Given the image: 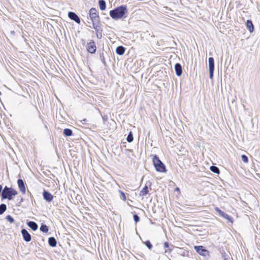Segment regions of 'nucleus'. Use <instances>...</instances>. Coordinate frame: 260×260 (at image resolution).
Instances as JSON below:
<instances>
[{
  "mask_svg": "<svg viewBox=\"0 0 260 260\" xmlns=\"http://www.w3.org/2000/svg\"><path fill=\"white\" fill-rule=\"evenodd\" d=\"M148 188L147 186L145 185L144 187L142 189V190L140 192V196H146L148 193Z\"/></svg>",
  "mask_w": 260,
  "mask_h": 260,
  "instance_id": "f3484780",
  "label": "nucleus"
},
{
  "mask_svg": "<svg viewBox=\"0 0 260 260\" xmlns=\"http://www.w3.org/2000/svg\"><path fill=\"white\" fill-rule=\"evenodd\" d=\"M21 234L23 236L24 240L26 242H29L31 240L30 235L28 233L25 229H22L21 230Z\"/></svg>",
  "mask_w": 260,
  "mask_h": 260,
  "instance_id": "1a4fd4ad",
  "label": "nucleus"
},
{
  "mask_svg": "<svg viewBox=\"0 0 260 260\" xmlns=\"http://www.w3.org/2000/svg\"><path fill=\"white\" fill-rule=\"evenodd\" d=\"M210 170L212 172L216 173V174H219L220 172L219 169L217 167H215V166L210 167Z\"/></svg>",
  "mask_w": 260,
  "mask_h": 260,
  "instance_id": "412c9836",
  "label": "nucleus"
},
{
  "mask_svg": "<svg viewBox=\"0 0 260 260\" xmlns=\"http://www.w3.org/2000/svg\"><path fill=\"white\" fill-rule=\"evenodd\" d=\"M40 230L44 233H47L48 231V228L45 224H42L40 226Z\"/></svg>",
  "mask_w": 260,
  "mask_h": 260,
  "instance_id": "4be33fe9",
  "label": "nucleus"
},
{
  "mask_svg": "<svg viewBox=\"0 0 260 260\" xmlns=\"http://www.w3.org/2000/svg\"><path fill=\"white\" fill-rule=\"evenodd\" d=\"M175 190H176V191H179V188L177 187V188H176L175 189Z\"/></svg>",
  "mask_w": 260,
  "mask_h": 260,
  "instance_id": "473e14b6",
  "label": "nucleus"
},
{
  "mask_svg": "<svg viewBox=\"0 0 260 260\" xmlns=\"http://www.w3.org/2000/svg\"><path fill=\"white\" fill-rule=\"evenodd\" d=\"M17 193L18 192L15 189L6 186L2 190V198L3 199L11 200L13 199V196H16Z\"/></svg>",
  "mask_w": 260,
  "mask_h": 260,
  "instance_id": "7ed1b4c3",
  "label": "nucleus"
},
{
  "mask_svg": "<svg viewBox=\"0 0 260 260\" xmlns=\"http://www.w3.org/2000/svg\"><path fill=\"white\" fill-rule=\"evenodd\" d=\"M242 160L245 163H247L248 162V158L247 156L244 154L242 155L241 156Z\"/></svg>",
  "mask_w": 260,
  "mask_h": 260,
  "instance_id": "a878e982",
  "label": "nucleus"
},
{
  "mask_svg": "<svg viewBox=\"0 0 260 260\" xmlns=\"http://www.w3.org/2000/svg\"><path fill=\"white\" fill-rule=\"evenodd\" d=\"M175 70L177 76H180L182 73V69L181 64L179 63H176L175 65Z\"/></svg>",
  "mask_w": 260,
  "mask_h": 260,
  "instance_id": "f8f14e48",
  "label": "nucleus"
},
{
  "mask_svg": "<svg viewBox=\"0 0 260 260\" xmlns=\"http://www.w3.org/2000/svg\"><path fill=\"white\" fill-rule=\"evenodd\" d=\"M27 225L33 231H36L38 228V226L37 224L34 221H29L27 223Z\"/></svg>",
  "mask_w": 260,
  "mask_h": 260,
  "instance_id": "2eb2a0df",
  "label": "nucleus"
},
{
  "mask_svg": "<svg viewBox=\"0 0 260 260\" xmlns=\"http://www.w3.org/2000/svg\"><path fill=\"white\" fill-rule=\"evenodd\" d=\"M96 36L98 38H101V37H102V34L100 33V34H96Z\"/></svg>",
  "mask_w": 260,
  "mask_h": 260,
  "instance_id": "2f4dec72",
  "label": "nucleus"
},
{
  "mask_svg": "<svg viewBox=\"0 0 260 260\" xmlns=\"http://www.w3.org/2000/svg\"><path fill=\"white\" fill-rule=\"evenodd\" d=\"M134 220L136 222H138L140 220V218L137 214H134L133 216Z\"/></svg>",
  "mask_w": 260,
  "mask_h": 260,
  "instance_id": "c756f323",
  "label": "nucleus"
},
{
  "mask_svg": "<svg viewBox=\"0 0 260 260\" xmlns=\"http://www.w3.org/2000/svg\"><path fill=\"white\" fill-rule=\"evenodd\" d=\"M221 217L224 218L225 219L228 220L229 221H230V222H233V218L229 216L228 214L224 213L223 214V215L221 216Z\"/></svg>",
  "mask_w": 260,
  "mask_h": 260,
  "instance_id": "5701e85b",
  "label": "nucleus"
},
{
  "mask_svg": "<svg viewBox=\"0 0 260 260\" xmlns=\"http://www.w3.org/2000/svg\"><path fill=\"white\" fill-rule=\"evenodd\" d=\"M17 184L19 190L22 192V193L24 194L26 192V189L24 182L23 180L21 179H19L17 180Z\"/></svg>",
  "mask_w": 260,
  "mask_h": 260,
  "instance_id": "0eeeda50",
  "label": "nucleus"
},
{
  "mask_svg": "<svg viewBox=\"0 0 260 260\" xmlns=\"http://www.w3.org/2000/svg\"><path fill=\"white\" fill-rule=\"evenodd\" d=\"M169 243L167 242H166L165 243H164V247L165 248H168L169 247Z\"/></svg>",
  "mask_w": 260,
  "mask_h": 260,
  "instance_id": "7c9ffc66",
  "label": "nucleus"
},
{
  "mask_svg": "<svg viewBox=\"0 0 260 260\" xmlns=\"http://www.w3.org/2000/svg\"><path fill=\"white\" fill-rule=\"evenodd\" d=\"M6 219L8 221H9L10 223H13L14 221L13 218L10 215H8L6 217Z\"/></svg>",
  "mask_w": 260,
  "mask_h": 260,
  "instance_id": "c85d7f7f",
  "label": "nucleus"
},
{
  "mask_svg": "<svg viewBox=\"0 0 260 260\" xmlns=\"http://www.w3.org/2000/svg\"><path fill=\"white\" fill-rule=\"evenodd\" d=\"M7 209V206L5 204L0 205V215L3 214Z\"/></svg>",
  "mask_w": 260,
  "mask_h": 260,
  "instance_id": "aec40b11",
  "label": "nucleus"
},
{
  "mask_svg": "<svg viewBox=\"0 0 260 260\" xmlns=\"http://www.w3.org/2000/svg\"><path fill=\"white\" fill-rule=\"evenodd\" d=\"M215 210L218 213V214H219V215L220 216H221L224 213V212H223L222 211H221L220 209H219L218 207H215Z\"/></svg>",
  "mask_w": 260,
  "mask_h": 260,
  "instance_id": "bb28decb",
  "label": "nucleus"
},
{
  "mask_svg": "<svg viewBox=\"0 0 260 260\" xmlns=\"http://www.w3.org/2000/svg\"><path fill=\"white\" fill-rule=\"evenodd\" d=\"M209 77L210 79H212L213 77L214 70V60L213 57L209 58Z\"/></svg>",
  "mask_w": 260,
  "mask_h": 260,
  "instance_id": "39448f33",
  "label": "nucleus"
},
{
  "mask_svg": "<svg viewBox=\"0 0 260 260\" xmlns=\"http://www.w3.org/2000/svg\"><path fill=\"white\" fill-rule=\"evenodd\" d=\"M48 243L51 247H54L56 245V240L54 237H50L48 239Z\"/></svg>",
  "mask_w": 260,
  "mask_h": 260,
  "instance_id": "dca6fc26",
  "label": "nucleus"
},
{
  "mask_svg": "<svg viewBox=\"0 0 260 260\" xmlns=\"http://www.w3.org/2000/svg\"><path fill=\"white\" fill-rule=\"evenodd\" d=\"M89 15L92 22L93 28L98 31L100 28V17L96 9L93 8L90 9Z\"/></svg>",
  "mask_w": 260,
  "mask_h": 260,
  "instance_id": "f03ea898",
  "label": "nucleus"
},
{
  "mask_svg": "<svg viewBox=\"0 0 260 260\" xmlns=\"http://www.w3.org/2000/svg\"><path fill=\"white\" fill-rule=\"evenodd\" d=\"M194 248L201 255L206 256L209 253L208 251L205 249L202 246H194Z\"/></svg>",
  "mask_w": 260,
  "mask_h": 260,
  "instance_id": "423d86ee",
  "label": "nucleus"
},
{
  "mask_svg": "<svg viewBox=\"0 0 260 260\" xmlns=\"http://www.w3.org/2000/svg\"><path fill=\"white\" fill-rule=\"evenodd\" d=\"M127 9L125 6H121L111 10L109 13L110 16L115 20L121 18L126 13Z\"/></svg>",
  "mask_w": 260,
  "mask_h": 260,
  "instance_id": "f257e3e1",
  "label": "nucleus"
},
{
  "mask_svg": "<svg viewBox=\"0 0 260 260\" xmlns=\"http://www.w3.org/2000/svg\"><path fill=\"white\" fill-rule=\"evenodd\" d=\"M99 4L101 10H104L106 9V4L104 0H100Z\"/></svg>",
  "mask_w": 260,
  "mask_h": 260,
  "instance_id": "a211bd4d",
  "label": "nucleus"
},
{
  "mask_svg": "<svg viewBox=\"0 0 260 260\" xmlns=\"http://www.w3.org/2000/svg\"><path fill=\"white\" fill-rule=\"evenodd\" d=\"M43 195L44 199L47 202H51L53 200V196L47 191L44 190Z\"/></svg>",
  "mask_w": 260,
  "mask_h": 260,
  "instance_id": "9b49d317",
  "label": "nucleus"
},
{
  "mask_svg": "<svg viewBox=\"0 0 260 260\" xmlns=\"http://www.w3.org/2000/svg\"><path fill=\"white\" fill-rule=\"evenodd\" d=\"M87 50L90 53H94L95 52L96 46L93 42L88 43Z\"/></svg>",
  "mask_w": 260,
  "mask_h": 260,
  "instance_id": "9d476101",
  "label": "nucleus"
},
{
  "mask_svg": "<svg viewBox=\"0 0 260 260\" xmlns=\"http://www.w3.org/2000/svg\"><path fill=\"white\" fill-rule=\"evenodd\" d=\"M152 161L153 165L157 172H166L165 165L162 162V161L159 159L158 157H157L156 155L153 156Z\"/></svg>",
  "mask_w": 260,
  "mask_h": 260,
  "instance_id": "20e7f679",
  "label": "nucleus"
},
{
  "mask_svg": "<svg viewBox=\"0 0 260 260\" xmlns=\"http://www.w3.org/2000/svg\"><path fill=\"white\" fill-rule=\"evenodd\" d=\"M144 243L149 249H150V250L151 249V248L152 247V245L151 244L150 241L147 240V241H145L144 242Z\"/></svg>",
  "mask_w": 260,
  "mask_h": 260,
  "instance_id": "b1692460",
  "label": "nucleus"
},
{
  "mask_svg": "<svg viewBox=\"0 0 260 260\" xmlns=\"http://www.w3.org/2000/svg\"><path fill=\"white\" fill-rule=\"evenodd\" d=\"M125 48L122 46H119L116 48V52L117 54L122 55L124 53Z\"/></svg>",
  "mask_w": 260,
  "mask_h": 260,
  "instance_id": "ddd939ff",
  "label": "nucleus"
},
{
  "mask_svg": "<svg viewBox=\"0 0 260 260\" xmlns=\"http://www.w3.org/2000/svg\"><path fill=\"white\" fill-rule=\"evenodd\" d=\"M69 17L71 19L75 21L76 23L80 24V19L78 16L74 12H70L68 13Z\"/></svg>",
  "mask_w": 260,
  "mask_h": 260,
  "instance_id": "6e6552de",
  "label": "nucleus"
},
{
  "mask_svg": "<svg viewBox=\"0 0 260 260\" xmlns=\"http://www.w3.org/2000/svg\"><path fill=\"white\" fill-rule=\"evenodd\" d=\"M63 134L66 136H71L73 134V133H72V131L71 129H69V128H65L64 130H63Z\"/></svg>",
  "mask_w": 260,
  "mask_h": 260,
  "instance_id": "6ab92c4d",
  "label": "nucleus"
},
{
  "mask_svg": "<svg viewBox=\"0 0 260 260\" xmlns=\"http://www.w3.org/2000/svg\"><path fill=\"white\" fill-rule=\"evenodd\" d=\"M119 192L121 194V199H122V200L123 201H125L126 200V196H125V193L123 191H122L121 190L119 191Z\"/></svg>",
  "mask_w": 260,
  "mask_h": 260,
  "instance_id": "cd10ccee",
  "label": "nucleus"
},
{
  "mask_svg": "<svg viewBox=\"0 0 260 260\" xmlns=\"http://www.w3.org/2000/svg\"><path fill=\"white\" fill-rule=\"evenodd\" d=\"M246 27L250 32H252L254 30V26L251 20H247L246 21Z\"/></svg>",
  "mask_w": 260,
  "mask_h": 260,
  "instance_id": "4468645a",
  "label": "nucleus"
},
{
  "mask_svg": "<svg viewBox=\"0 0 260 260\" xmlns=\"http://www.w3.org/2000/svg\"><path fill=\"white\" fill-rule=\"evenodd\" d=\"M128 142H132L133 141V136L131 133H130L126 139Z\"/></svg>",
  "mask_w": 260,
  "mask_h": 260,
  "instance_id": "393cba45",
  "label": "nucleus"
}]
</instances>
